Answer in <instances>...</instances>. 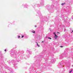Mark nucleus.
Segmentation results:
<instances>
[{"mask_svg": "<svg viewBox=\"0 0 73 73\" xmlns=\"http://www.w3.org/2000/svg\"><path fill=\"white\" fill-rule=\"evenodd\" d=\"M54 35H55V39H57V37L58 36L56 35V32H54L53 33Z\"/></svg>", "mask_w": 73, "mask_h": 73, "instance_id": "f257e3e1", "label": "nucleus"}, {"mask_svg": "<svg viewBox=\"0 0 73 73\" xmlns=\"http://www.w3.org/2000/svg\"><path fill=\"white\" fill-rule=\"evenodd\" d=\"M65 4V3H64L62 4V5H64Z\"/></svg>", "mask_w": 73, "mask_h": 73, "instance_id": "f03ea898", "label": "nucleus"}, {"mask_svg": "<svg viewBox=\"0 0 73 73\" xmlns=\"http://www.w3.org/2000/svg\"><path fill=\"white\" fill-rule=\"evenodd\" d=\"M32 32L33 33H35V31H32Z\"/></svg>", "mask_w": 73, "mask_h": 73, "instance_id": "7ed1b4c3", "label": "nucleus"}, {"mask_svg": "<svg viewBox=\"0 0 73 73\" xmlns=\"http://www.w3.org/2000/svg\"><path fill=\"white\" fill-rule=\"evenodd\" d=\"M48 39H50V40H51V39H52V38H49V37H48Z\"/></svg>", "mask_w": 73, "mask_h": 73, "instance_id": "20e7f679", "label": "nucleus"}, {"mask_svg": "<svg viewBox=\"0 0 73 73\" xmlns=\"http://www.w3.org/2000/svg\"><path fill=\"white\" fill-rule=\"evenodd\" d=\"M23 37H24V35H23L22 36L21 38H23Z\"/></svg>", "mask_w": 73, "mask_h": 73, "instance_id": "39448f33", "label": "nucleus"}, {"mask_svg": "<svg viewBox=\"0 0 73 73\" xmlns=\"http://www.w3.org/2000/svg\"><path fill=\"white\" fill-rule=\"evenodd\" d=\"M20 36H19L18 37V38H20Z\"/></svg>", "mask_w": 73, "mask_h": 73, "instance_id": "423d86ee", "label": "nucleus"}, {"mask_svg": "<svg viewBox=\"0 0 73 73\" xmlns=\"http://www.w3.org/2000/svg\"><path fill=\"white\" fill-rule=\"evenodd\" d=\"M7 51V50L6 49L5 50V51L6 52Z\"/></svg>", "mask_w": 73, "mask_h": 73, "instance_id": "0eeeda50", "label": "nucleus"}, {"mask_svg": "<svg viewBox=\"0 0 73 73\" xmlns=\"http://www.w3.org/2000/svg\"><path fill=\"white\" fill-rule=\"evenodd\" d=\"M37 45L38 46H39V45L38 44V43L37 44Z\"/></svg>", "mask_w": 73, "mask_h": 73, "instance_id": "6e6552de", "label": "nucleus"}, {"mask_svg": "<svg viewBox=\"0 0 73 73\" xmlns=\"http://www.w3.org/2000/svg\"><path fill=\"white\" fill-rule=\"evenodd\" d=\"M60 47H61V48H62V47H63V46H60Z\"/></svg>", "mask_w": 73, "mask_h": 73, "instance_id": "1a4fd4ad", "label": "nucleus"}, {"mask_svg": "<svg viewBox=\"0 0 73 73\" xmlns=\"http://www.w3.org/2000/svg\"><path fill=\"white\" fill-rule=\"evenodd\" d=\"M71 72H72V71H70V73H71Z\"/></svg>", "mask_w": 73, "mask_h": 73, "instance_id": "9d476101", "label": "nucleus"}, {"mask_svg": "<svg viewBox=\"0 0 73 73\" xmlns=\"http://www.w3.org/2000/svg\"><path fill=\"white\" fill-rule=\"evenodd\" d=\"M58 33H60L59 32H57Z\"/></svg>", "mask_w": 73, "mask_h": 73, "instance_id": "9b49d317", "label": "nucleus"}, {"mask_svg": "<svg viewBox=\"0 0 73 73\" xmlns=\"http://www.w3.org/2000/svg\"><path fill=\"white\" fill-rule=\"evenodd\" d=\"M72 32H73V30H72V32H71V33H72Z\"/></svg>", "mask_w": 73, "mask_h": 73, "instance_id": "f8f14e48", "label": "nucleus"}, {"mask_svg": "<svg viewBox=\"0 0 73 73\" xmlns=\"http://www.w3.org/2000/svg\"><path fill=\"white\" fill-rule=\"evenodd\" d=\"M44 42V41H42V42Z\"/></svg>", "mask_w": 73, "mask_h": 73, "instance_id": "ddd939ff", "label": "nucleus"}, {"mask_svg": "<svg viewBox=\"0 0 73 73\" xmlns=\"http://www.w3.org/2000/svg\"><path fill=\"white\" fill-rule=\"evenodd\" d=\"M36 43L37 44H38V43H37V42H36Z\"/></svg>", "mask_w": 73, "mask_h": 73, "instance_id": "4468645a", "label": "nucleus"}, {"mask_svg": "<svg viewBox=\"0 0 73 73\" xmlns=\"http://www.w3.org/2000/svg\"><path fill=\"white\" fill-rule=\"evenodd\" d=\"M35 27H36V26H35Z\"/></svg>", "mask_w": 73, "mask_h": 73, "instance_id": "2eb2a0df", "label": "nucleus"}, {"mask_svg": "<svg viewBox=\"0 0 73 73\" xmlns=\"http://www.w3.org/2000/svg\"><path fill=\"white\" fill-rule=\"evenodd\" d=\"M72 71V70L71 71Z\"/></svg>", "mask_w": 73, "mask_h": 73, "instance_id": "dca6fc26", "label": "nucleus"}, {"mask_svg": "<svg viewBox=\"0 0 73 73\" xmlns=\"http://www.w3.org/2000/svg\"><path fill=\"white\" fill-rule=\"evenodd\" d=\"M61 64H60V65H61Z\"/></svg>", "mask_w": 73, "mask_h": 73, "instance_id": "f3484780", "label": "nucleus"}]
</instances>
